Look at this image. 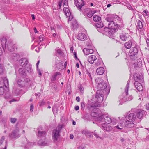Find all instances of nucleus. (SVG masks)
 Wrapping results in <instances>:
<instances>
[{
  "label": "nucleus",
  "instance_id": "f257e3e1",
  "mask_svg": "<svg viewBox=\"0 0 149 149\" xmlns=\"http://www.w3.org/2000/svg\"><path fill=\"white\" fill-rule=\"evenodd\" d=\"M107 21L109 22L108 24V27L111 29H115L117 28H119L120 26H123L122 24L119 23H118L115 22V21H116L119 20H120L119 17L116 15H111L107 18Z\"/></svg>",
  "mask_w": 149,
  "mask_h": 149
},
{
  "label": "nucleus",
  "instance_id": "f03ea898",
  "mask_svg": "<svg viewBox=\"0 0 149 149\" xmlns=\"http://www.w3.org/2000/svg\"><path fill=\"white\" fill-rule=\"evenodd\" d=\"M130 81H128L126 87L124 90V92L119 97L120 102L119 105L122 104L124 102L127 101L132 100L133 97L132 95H129L128 96V91L129 87V84Z\"/></svg>",
  "mask_w": 149,
  "mask_h": 149
},
{
  "label": "nucleus",
  "instance_id": "7ed1b4c3",
  "mask_svg": "<svg viewBox=\"0 0 149 149\" xmlns=\"http://www.w3.org/2000/svg\"><path fill=\"white\" fill-rule=\"evenodd\" d=\"M62 128V126L60 125H58L56 129L53 130L52 134V137L54 141H57L58 138L59 136L60 131Z\"/></svg>",
  "mask_w": 149,
  "mask_h": 149
},
{
  "label": "nucleus",
  "instance_id": "20e7f679",
  "mask_svg": "<svg viewBox=\"0 0 149 149\" xmlns=\"http://www.w3.org/2000/svg\"><path fill=\"white\" fill-rule=\"evenodd\" d=\"M97 120L98 121L105 122L108 124L110 123L112 121L110 117L105 114H103L98 117Z\"/></svg>",
  "mask_w": 149,
  "mask_h": 149
},
{
  "label": "nucleus",
  "instance_id": "39448f33",
  "mask_svg": "<svg viewBox=\"0 0 149 149\" xmlns=\"http://www.w3.org/2000/svg\"><path fill=\"white\" fill-rule=\"evenodd\" d=\"M138 52V50L136 47H134L130 50L129 55L130 59L133 61L136 58V55Z\"/></svg>",
  "mask_w": 149,
  "mask_h": 149
},
{
  "label": "nucleus",
  "instance_id": "423d86ee",
  "mask_svg": "<svg viewBox=\"0 0 149 149\" xmlns=\"http://www.w3.org/2000/svg\"><path fill=\"white\" fill-rule=\"evenodd\" d=\"M97 88L98 90L97 91L104 90L107 91L106 93H109V92L110 89L109 88H107V83L105 82L97 85Z\"/></svg>",
  "mask_w": 149,
  "mask_h": 149
},
{
  "label": "nucleus",
  "instance_id": "0eeeda50",
  "mask_svg": "<svg viewBox=\"0 0 149 149\" xmlns=\"http://www.w3.org/2000/svg\"><path fill=\"white\" fill-rule=\"evenodd\" d=\"M19 130L16 129L13 130L12 132L9 134V137L11 139L18 138L20 136L19 134Z\"/></svg>",
  "mask_w": 149,
  "mask_h": 149
},
{
  "label": "nucleus",
  "instance_id": "6e6552de",
  "mask_svg": "<svg viewBox=\"0 0 149 149\" xmlns=\"http://www.w3.org/2000/svg\"><path fill=\"white\" fill-rule=\"evenodd\" d=\"M136 42L133 40H131L124 44V46L127 49H130L132 47H136Z\"/></svg>",
  "mask_w": 149,
  "mask_h": 149
},
{
  "label": "nucleus",
  "instance_id": "1a4fd4ad",
  "mask_svg": "<svg viewBox=\"0 0 149 149\" xmlns=\"http://www.w3.org/2000/svg\"><path fill=\"white\" fill-rule=\"evenodd\" d=\"M7 47L5 49H7L9 51L12 52L13 51L15 48V46L11 41L9 40L7 42Z\"/></svg>",
  "mask_w": 149,
  "mask_h": 149
},
{
  "label": "nucleus",
  "instance_id": "9d476101",
  "mask_svg": "<svg viewBox=\"0 0 149 149\" xmlns=\"http://www.w3.org/2000/svg\"><path fill=\"white\" fill-rule=\"evenodd\" d=\"M95 97L97 98V101H96L99 103H101L103 100V95L101 92H100V91H97Z\"/></svg>",
  "mask_w": 149,
  "mask_h": 149
},
{
  "label": "nucleus",
  "instance_id": "9b49d317",
  "mask_svg": "<svg viewBox=\"0 0 149 149\" xmlns=\"http://www.w3.org/2000/svg\"><path fill=\"white\" fill-rule=\"evenodd\" d=\"M63 12L66 16L68 17V21H71L73 18V16L72 15H71L70 10L67 7H65L63 8Z\"/></svg>",
  "mask_w": 149,
  "mask_h": 149
},
{
  "label": "nucleus",
  "instance_id": "f8f14e48",
  "mask_svg": "<svg viewBox=\"0 0 149 149\" xmlns=\"http://www.w3.org/2000/svg\"><path fill=\"white\" fill-rule=\"evenodd\" d=\"M74 3L78 9L81 10V7L84 5V1L82 0H74Z\"/></svg>",
  "mask_w": 149,
  "mask_h": 149
},
{
  "label": "nucleus",
  "instance_id": "ddd939ff",
  "mask_svg": "<svg viewBox=\"0 0 149 149\" xmlns=\"http://www.w3.org/2000/svg\"><path fill=\"white\" fill-rule=\"evenodd\" d=\"M136 113L137 117L139 119H141L143 116L146 115V113L143 110L139 109L136 111Z\"/></svg>",
  "mask_w": 149,
  "mask_h": 149
},
{
  "label": "nucleus",
  "instance_id": "4468645a",
  "mask_svg": "<svg viewBox=\"0 0 149 149\" xmlns=\"http://www.w3.org/2000/svg\"><path fill=\"white\" fill-rule=\"evenodd\" d=\"M38 132L37 134L38 137L41 138H44L45 139L47 132L45 131H42L40 130V128H38Z\"/></svg>",
  "mask_w": 149,
  "mask_h": 149
},
{
  "label": "nucleus",
  "instance_id": "2eb2a0df",
  "mask_svg": "<svg viewBox=\"0 0 149 149\" xmlns=\"http://www.w3.org/2000/svg\"><path fill=\"white\" fill-rule=\"evenodd\" d=\"M55 65L57 70H61L64 68L63 63L59 61H56Z\"/></svg>",
  "mask_w": 149,
  "mask_h": 149
},
{
  "label": "nucleus",
  "instance_id": "dca6fc26",
  "mask_svg": "<svg viewBox=\"0 0 149 149\" xmlns=\"http://www.w3.org/2000/svg\"><path fill=\"white\" fill-rule=\"evenodd\" d=\"M102 127L104 130L107 132H110L113 129L112 127L111 126L105 123L102 125Z\"/></svg>",
  "mask_w": 149,
  "mask_h": 149
},
{
  "label": "nucleus",
  "instance_id": "f3484780",
  "mask_svg": "<svg viewBox=\"0 0 149 149\" xmlns=\"http://www.w3.org/2000/svg\"><path fill=\"white\" fill-rule=\"evenodd\" d=\"M10 58L15 61H18L20 58V56L18 54L12 53L10 55Z\"/></svg>",
  "mask_w": 149,
  "mask_h": 149
},
{
  "label": "nucleus",
  "instance_id": "a211bd4d",
  "mask_svg": "<svg viewBox=\"0 0 149 149\" xmlns=\"http://www.w3.org/2000/svg\"><path fill=\"white\" fill-rule=\"evenodd\" d=\"M126 118L132 121H134L136 118V114L134 113H130L126 117Z\"/></svg>",
  "mask_w": 149,
  "mask_h": 149
},
{
  "label": "nucleus",
  "instance_id": "6ab92c4d",
  "mask_svg": "<svg viewBox=\"0 0 149 149\" xmlns=\"http://www.w3.org/2000/svg\"><path fill=\"white\" fill-rule=\"evenodd\" d=\"M28 60L26 58L21 59L19 61V64L21 66L24 67L28 63Z\"/></svg>",
  "mask_w": 149,
  "mask_h": 149
},
{
  "label": "nucleus",
  "instance_id": "aec40b11",
  "mask_svg": "<svg viewBox=\"0 0 149 149\" xmlns=\"http://www.w3.org/2000/svg\"><path fill=\"white\" fill-rule=\"evenodd\" d=\"M19 75L22 77H24L26 75V70L24 68H22L19 69Z\"/></svg>",
  "mask_w": 149,
  "mask_h": 149
},
{
  "label": "nucleus",
  "instance_id": "412c9836",
  "mask_svg": "<svg viewBox=\"0 0 149 149\" xmlns=\"http://www.w3.org/2000/svg\"><path fill=\"white\" fill-rule=\"evenodd\" d=\"M134 85L135 88L139 91L143 90V87L142 85L139 81H135Z\"/></svg>",
  "mask_w": 149,
  "mask_h": 149
},
{
  "label": "nucleus",
  "instance_id": "4be33fe9",
  "mask_svg": "<svg viewBox=\"0 0 149 149\" xmlns=\"http://www.w3.org/2000/svg\"><path fill=\"white\" fill-rule=\"evenodd\" d=\"M77 38L80 40L84 41L87 39V37L84 34L80 33L78 34Z\"/></svg>",
  "mask_w": 149,
  "mask_h": 149
},
{
  "label": "nucleus",
  "instance_id": "5701e85b",
  "mask_svg": "<svg viewBox=\"0 0 149 149\" xmlns=\"http://www.w3.org/2000/svg\"><path fill=\"white\" fill-rule=\"evenodd\" d=\"M132 121L127 120L125 123V126L126 127L131 128L133 127L134 126V124Z\"/></svg>",
  "mask_w": 149,
  "mask_h": 149
},
{
  "label": "nucleus",
  "instance_id": "b1692460",
  "mask_svg": "<svg viewBox=\"0 0 149 149\" xmlns=\"http://www.w3.org/2000/svg\"><path fill=\"white\" fill-rule=\"evenodd\" d=\"M97 59L96 56L94 55H92L89 56L87 59V61L91 64H93L95 60Z\"/></svg>",
  "mask_w": 149,
  "mask_h": 149
},
{
  "label": "nucleus",
  "instance_id": "393cba45",
  "mask_svg": "<svg viewBox=\"0 0 149 149\" xmlns=\"http://www.w3.org/2000/svg\"><path fill=\"white\" fill-rule=\"evenodd\" d=\"M1 42L2 46L3 49H6L7 47L6 45L8 42H7V40L6 38H2L1 39Z\"/></svg>",
  "mask_w": 149,
  "mask_h": 149
},
{
  "label": "nucleus",
  "instance_id": "a878e982",
  "mask_svg": "<svg viewBox=\"0 0 149 149\" xmlns=\"http://www.w3.org/2000/svg\"><path fill=\"white\" fill-rule=\"evenodd\" d=\"M99 109L97 108H94L92 112L91 115L93 117H95L99 115Z\"/></svg>",
  "mask_w": 149,
  "mask_h": 149
},
{
  "label": "nucleus",
  "instance_id": "bb28decb",
  "mask_svg": "<svg viewBox=\"0 0 149 149\" xmlns=\"http://www.w3.org/2000/svg\"><path fill=\"white\" fill-rule=\"evenodd\" d=\"M44 140L43 141L42 139H40L38 142V144L41 146H47L48 145V143L45 139L44 138Z\"/></svg>",
  "mask_w": 149,
  "mask_h": 149
},
{
  "label": "nucleus",
  "instance_id": "cd10ccee",
  "mask_svg": "<svg viewBox=\"0 0 149 149\" xmlns=\"http://www.w3.org/2000/svg\"><path fill=\"white\" fill-rule=\"evenodd\" d=\"M98 106L97 102L96 101L95 102H92L91 104H88V108L89 109L91 108H96V107Z\"/></svg>",
  "mask_w": 149,
  "mask_h": 149
},
{
  "label": "nucleus",
  "instance_id": "c85d7f7f",
  "mask_svg": "<svg viewBox=\"0 0 149 149\" xmlns=\"http://www.w3.org/2000/svg\"><path fill=\"white\" fill-rule=\"evenodd\" d=\"M96 72L99 75H102L104 72V69L103 67H100L96 70Z\"/></svg>",
  "mask_w": 149,
  "mask_h": 149
},
{
  "label": "nucleus",
  "instance_id": "c756f323",
  "mask_svg": "<svg viewBox=\"0 0 149 149\" xmlns=\"http://www.w3.org/2000/svg\"><path fill=\"white\" fill-rule=\"evenodd\" d=\"M3 83L4 84L5 87L8 90V87L9 86L8 80L6 77H4L3 79Z\"/></svg>",
  "mask_w": 149,
  "mask_h": 149
},
{
  "label": "nucleus",
  "instance_id": "7c9ffc66",
  "mask_svg": "<svg viewBox=\"0 0 149 149\" xmlns=\"http://www.w3.org/2000/svg\"><path fill=\"white\" fill-rule=\"evenodd\" d=\"M61 75L60 72H56L52 76L51 78V80L52 81H55L56 79V77L58 75Z\"/></svg>",
  "mask_w": 149,
  "mask_h": 149
},
{
  "label": "nucleus",
  "instance_id": "2f4dec72",
  "mask_svg": "<svg viewBox=\"0 0 149 149\" xmlns=\"http://www.w3.org/2000/svg\"><path fill=\"white\" fill-rule=\"evenodd\" d=\"M115 29L110 28L107 35L109 36H111L113 34L115 33Z\"/></svg>",
  "mask_w": 149,
  "mask_h": 149
},
{
  "label": "nucleus",
  "instance_id": "473e14b6",
  "mask_svg": "<svg viewBox=\"0 0 149 149\" xmlns=\"http://www.w3.org/2000/svg\"><path fill=\"white\" fill-rule=\"evenodd\" d=\"M95 82L97 85H99L100 84H101L102 83L104 82V81L101 78L97 77L95 80Z\"/></svg>",
  "mask_w": 149,
  "mask_h": 149
},
{
  "label": "nucleus",
  "instance_id": "72a5a7b5",
  "mask_svg": "<svg viewBox=\"0 0 149 149\" xmlns=\"http://www.w3.org/2000/svg\"><path fill=\"white\" fill-rule=\"evenodd\" d=\"M17 83L19 86L21 87H24L25 86L24 81L20 79L18 80Z\"/></svg>",
  "mask_w": 149,
  "mask_h": 149
},
{
  "label": "nucleus",
  "instance_id": "f704fd0d",
  "mask_svg": "<svg viewBox=\"0 0 149 149\" xmlns=\"http://www.w3.org/2000/svg\"><path fill=\"white\" fill-rule=\"evenodd\" d=\"M93 20L95 22L99 21L100 20L101 17L99 16L95 15L93 17Z\"/></svg>",
  "mask_w": 149,
  "mask_h": 149
},
{
  "label": "nucleus",
  "instance_id": "c9c22d12",
  "mask_svg": "<svg viewBox=\"0 0 149 149\" xmlns=\"http://www.w3.org/2000/svg\"><path fill=\"white\" fill-rule=\"evenodd\" d=\"M137 28L140 29H142L143 27L142 22L140 20L137 21Z\"/></svg>",
  "mask_w": 149,
  "mask_h": 149
},
{
  "label": "nucleus",
  "instance_id": "e433bc0d",
  "mask_svg": "<svg viewBox=\"0 0 149 149\" xmlns=\"http://www.w3.org/2000/svg\"><path fill=\"white\" fill-rule=\"evenodd\" d=\"M96 13V11H90L87 14V16L89 18L91 17L93 15Z\"/></svg>",
  "mask_w": 149,
  "mask_h": 149
},
{
  "label": "nucleus",
  "instance_id": "4c0bfd02",
  "mask_svg": "<svg viewBox=\"0 0 149 149\" xmlns=\"http://www.w3.org/2000/svg\"><path fill=\"white\" fill-rule=\"evenodd\" d=\"M95 26L96 27L98 28H102L103 26V24L101 22H99L95 24Z\"/></svg>",
  "mask_w": 149,
  "mask_h": 149
},
{
  "label": "nucleus",
  "instance_id": "58836bf2",
  "mask_svg": "<svg viewBox=\"0 0 149 149\" xmlns=\"http://www.w3.org/2000/svg\"><path fill=\"white\" fill-rule=\"evenodd\" d=\"M72 25L74 28H76L78 27V24L77 22L75 20H74L72 21Z\"/></svg>",
  "mask_w": 149,
  "mask_h": 149
},
{
  "label": "nucleus",
  "instance_id": "ea45409f",
  "mask_svg": "<svg viewBox=\"0 0 149 149\" xmlns=\"http://www.w3.org/2000/svg\"><path fill=\"white\" fill-rule=\"evenodd\" d=\"M120 39L122 40L125 41L127 40V37L124 34H122L120 35Z\"/></svg>",
  "mask_w": 149,
  "mask_h": 149
},
{
  "label": "nucleus",
  "instance_id": "a19ab883",
  "mask_svg": "<svg viewBox=\"0 0 149 149\" xmlns=\"http://www.w3.org/2000/svg\"><path fill=\"white\" fill-rule=\"evenodd\" d=\"M102 60L101 58L98 59L97 61L95 63V65L97 66H99L102 63Z\"/></svg>",
  "mask_w": 149,
  "mask_h": 149
},
{
  "label": "nucleus",
  "instance_id": "79ce46f5",
  "mask_svg": "<svg viewBox=\"0 0 149 149\" xmlns=\"http://www.w3.org/2000/svg\"><path fill=\"white\" fill-rule=\"evenodd\" d=\"M89 49L86 48H84L83 50V52L85 54L88 55L89 54Z\"/></svg>",
  "mask_w": 149,
  "mask_h": 149
},
{
  "label": "nucleus",
  "instance_id": "37998d69",
  "mask_svg": "<svg viewBox=\"0 0 149 149\" xmlns=\"http://www.w3.org/2000/svg\"><path fill=\"white\" fill-rule=\"evenodd\" d=\"M4 69L2 65L0 64V74H2L3 72Z\"/></svg>",
  "mask_w": 149,
  "mask_h": 149
},
{
  "label": "nucleus",
  "instance_id": "c03bdc74",
  "mask_svg": "<svg viewBox=\"0 0 149 149\" xmlns=\"http://www.w3.org/2000/svg\"><path fill=\"white\" fill-rule=\"evenodd\" d=\"M4 93V90L2 87H0V95H2Z\"/></svg>",
  "mask_w": 149,
  "mask_h": 149
},
{
  "label": "nucleus",
  "instance_id": "a18cd8bd",
  "mask_svg": "<svg viewBox=\"0 0 149 149\" xmlns=\"http://www.w3.org/2000/svg\"><path fill=\"white\" fill-rule=\"evenodd\" d=\"M27 72H30L32 71V69L31 65H30L29 66H28L27 68Z\"/></svg>",
  "mask_w": 149,
  "mask_h": 149
},
{
  "label": "nucleus",
  "instance_id": "49530a36",
  "mask_svg": "<svg viewBox=\"0 0 149 149\" xmlns=\"http://www.w3.org/2000/svg\"><path fill=\"white\" fill-rule=\"evenodd\" d=\"M137 78L140 82H141L143 79V76L142 75H139L138 77H137Z\"/></svg>",
  "mask_w": 149,
  "mask_h": 149
},
{
  "label": "nucleus",
  "instance_id": "de8ad7c7",
  "mask_svg": "<svg viewBox=\"0 0 149 149\" xmlns=\"http://www.w3.org/2000/svg\"><path fill=\"white\" fill-rule=\"evenodd\" d=\"M52 111L54 113H57L58 111L57 107H53L52 108Z\"/></svg>",
  "mask_w": 149,
  "mask_h": 149
},
{
  "label": "nucleus",
  "instance_id": "09e8293b",
  "mask_svg": "<svg viewBox=\"0 0 149 149\" xmlns=\"http://www.w3.org/2000/svg\"><path fill=\"white\" fill-rule=\"evenodd\" d=\"M110 28L109 27H105L104 28V33L106 34H107V32H108Z\"/></svg>",
  "mask_w": 149,
  "mask_h": 149
},
{
  "label": "nucleus",
  "instance_id": "8fccbe9b",
  "mask_svg": "<svg viewBox=\"0 0 149 149\" xmlns=\"http://www.w3.org/2000/svg\"><path fill=\"white\" fill-rule=\"evenodd\" d=\"M45 104V102L43 100H42L39 103V105L41 107L44 105Z\"/></svg>",
  "mask_w": 149,
  "mask_h": 149
},
{
  "label": "nucleus",
  "instance_id": "3c124183",
  "mask_svg": "<svg viewBox=\"0 0 149 149\" xmlns=\"http://www.w3.org/2000/svg\"><path fill=\"white\" fill-rule=\"evenodd\" d=\"M17 121L16 118H11L10 119V121L11 123H14Z\"/></svg>",
  "mask_w": 149,
  "mask_h": 149
},
{
  "label": "nucleus",
  "instance_id": "603ef678",
  "mask_svg": "<svg viewBox=\"0 0 149 149\" xmlns=\"http://www.w3.org/2000/svg\"><path fill=\"white\" fill-rule=\"evenodd\" d=\"M126 6L129 10H132V11L134 10L133 8L132 7V6H131V5H130L128 4V5H126Z\"/></svg>",
  "mask_w": 149,
  "mask_h": 149
},
{
  "label": "nucleus",
  "instance_id": "864d4df0",
  "mask_svg": "<svg viewBox=\"0 0 149 149\" xmlns=\"http://www.w3.org/2000/svg\"><path fill=\"white\" fill-rule=\"evenodd\" d=\"M81 109L84 110L85 107V104L84 102H81Z\"/></svg>",
  "mask_w": 149,
  "mask_h": 149
},
{
  "label": "nucleus",
  "instance_id": "5fc2aeb1",
  "mask_svg": "<svg viewBox=\"0 0 149 149\" xmlns=\"http://www.w3.org/2000/svg\"><path fill=\"white\" fill-rule=\"evenodd\" d=\"M5 138L4 136H2L0 140V144H2L5 140Z\"/></svg>",
  "mask_w": 149,
  "mask_h": 149
},
{
  "label": "nucleus",
  "instance_id": "6e6d98bb",
  "mask_svg": "<svg viewBox=\"0 0 149 149\" xmlns=\"http://www.w3.org/2000/svg\"><path fill=\"white\" fill-rule=\"evenodd\" d=\"M79 89L80 92L83 93L84 92V88L81 85H80L79 87Z\"/></svg>",
  "mask_w": 149,
  "mask_h": 149
},
{
  "label": "nucleus",
  "instance_id": "4d7b16f0",
  "mask_svg": "<svg viewBox=\"0 0 149 149\" xmlns=\"http://www.w3.org/2000/svg\"><path fill=\"white\" fill-rule=\"evenodd\" d=\"M32 143H28L26 145L25 147L27 148H29L31 146V145H32Z\"/></svg>",
  "mask_w": 149,
  "mask_h": 149
},
{
  "label": "nucleus",
  "instance_id": "13d9d810",
  "mask_svg": "<svg viewBox=\"0 0 149 149\" xmlns=\"http://www.w3.org/2000/svg\"><path fill=\"white\" fill-rule=\"evenodd\" d=\"M115 127L117 129H122L123 127L121 124H120L119 125H117L115 126Z\"/></svg>",
  "mask_w": 149,
  "mask_h": 149
},
{
  "label": "nucleus",
  "instance_id": "bf43d9fd",
  "mask_svg": "<svg viewBox=\"0 0 149 149\" xmlns=\"http://www.w3.org/2000/svg\"><path fill=\"white\" fill-rule=\"evenodd\" d=\"M74 58L77 60H79V59L77 57V54L76 52H74Z\"/></svg>",
  "mask_w": 149,
  "mask_h": 149
},
{
  "label": "nucleus",
  "instance_id": "052dcab7",
  "mask_svg": "<svg viewBox=\"0 0 149 149\" xmlns=\"http://www.w3.org/2000/svg\"><path fill=\"white\" fill-rule=\"evenodd\" d=\"M148 13L147 10H145L143 12V14L145 16H147V13Z\"/></svg>",
  "mask_w": 149,
  "mask_h": 149
},
{
  "label": "nucleus",
  "instance_id": "680f3d73",
  "mask_svg": "<svg viewBox=\"0 0 149 149\" xmlns=\"http://www.w3.org/2000/svg\"><path fill=\"white\" fill-rule=\"evenodd\" d=\"M43 36L42 35H40L39 36V38L40 42L43 40Z\"/></svg>",
  "mask_w": 149,
  "mask_h": 149
},
{
  "label": "nucleus",
  "instance_id": "e2e57ef3",
  "mask_svg": "<svg viewBox=\"0 0 149 149\" xmlns=\"http://www.w3.org/2000/svg\"><path fill=\"white\" fill-rule=\"evenodd\" d=\"M86 74H87L88 75V76H89V78H90V79H92V77L91 76V74L89 72L88 70H86Z\"/></svg>",
  "mask_w": 149,
  "mask_h": 149
},
{
  "label": "nucleus",
  "instance_id": "0e129e2a",
  "mask_svg": "<svg viewBox=\"0 0 149 149\" xmlns=\"http://www.w3.org/2000/svg\"><path fill=\"white\" fill-rule=\"evenodd\" d=\"M25 83H28L30 81V80L29 78H26L24 79Z\"/></svg>",
  "mask_w": 149,
  "mask_h": 149
},
{
  "label": "nucleus",
  "instance_id": "69168bd1",
  "mask_svg": "<svg viewBox=\"0 0 149 149\" xmlns=\"http://www.w3.org/2000/svg\"><path fill=\"white\" fill-rule=\"evenodd\" d=\"M30 111L32 112L33 111V106L32 104L31 105L30 107Z\"/></svg>",
  "mask_w": 149,
  "mask_h": 149
},
{
  "label": "nucleus",
  "instance_id": "338daca9",
  "mask_svg": "<svg viewBox=\"0 0 149 149\" xmlns=\"http://www.w3.org/2000/svg\"><path fill=\"white\" fill-rule=\"evenodd\" d=\"M93 134L97 138H99V137L98 135V134H97L94 132L93 133Z\"/></svg>",
  "mask_w": 149,
  "mask_h": 149
},
{
  "label": "nucleus",
  "instance_id": "774afa93",
  "mask_svg": "<svg viewBox=\"0 0 149 149\" xmlns=\"http://www.w3.org/2000/svg\"><path fill=\"white\" fill-rule=\"evenodd\" d=\"M146 109L149 110V103L146 104Z\"/></svg>",
  "mask_w": 149,
  "mask_h": 149
}]
</instances>
